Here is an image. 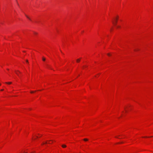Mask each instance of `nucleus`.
I'll use <instances>...</instances> for the list:
<instances>
[{
    "label": "nucleus",
    "instance_id": "nucleus-8",
    "mask_svg": "<svg viewBox=\"0 0 153 153\" xmlns=\"http://www.w3.org/2000/svg\"><path fill=\"white\" fill-rule=\"evenodd\" d=\"M15 72L16 73V74L18 75V76H19V75L18 74L17 72L16 71H15Z\"/></svg>",
    "mask_w": 153,
    "mask_h": 153
},
{
    "label": "nucleus",
    "instance_id": "nucleus-9",
    "mask_svg": "<svg viewBox=\"0 0 153 153\" xmlns=\"http://www.w3.org/2000/svg\"><path fill=\"white\" fill-rule=\"evenodd\" d=\"M107 55H108V56H110V54L109 53H108L107 54Z\"/></svg>",
    "mask_w": 153,
    "mask_h": 153
},
{
    "label": "nucleus",
    "instance_id": "nucleus-21",
    "mask_svg": "<svg viewBox=\"0 0 153 153\" xmlns=\"http://www.w3.org/2000/svg\"><path fill=\"white\" fill-rule=\"evenodd\" d=\"M25 153H27V152H25Z\"/></svg>",
    "mask_w": 153,
    "mask_h": 153
},
{
    "label": "nucleus",
    "instance_id": "nucleus-4",
    "mask_svg": "<svg viewBox=\"0 0 153 153\" xmlns=\"http://www.w3.org/2000/svg\"><path fill=\"white\" fill-rule=\"evenodd\" d=\"M83 140L85 141H87L88 140L87 138H85V139H84Z\"/></svg>",
    "mask_w": 153,
    "mask_h": 153
},
{
    "label": "nucleus",
    "instance_id": "nucleus-11",
    "mask_svg": "<svg viewBox=\"0 0 153 153\" xmlns=\"http://www.w3.org/2000/svg\"><path fill=\"white\" fill-rule=\"evenodd\" d=\"M138 50V49H137L135 50H134V51H137V50Z\"/></svg>",
    "mask_w": 153,
    "mask_h": 153
},
{
    "label": "nucleus",
    "instance_id": "nucleus-18",
    "mask_svg": "<svg viewBox=\"0 0 153 153\" xmlns=\"http://www.w3.org/2000/svg\"><path fill=\"white\" fill-rule=\"evenodd\" d=\"M47 65V66H48L49 67V66L48 65Z\"/></svg>",
    "mask_w": 153,
    "mask_h": 153
},
{
    "label": "nucleus",
    "instance_id": "nucleus-5",
    "mask_svg": "<svg viewBox=\"0 0 153 153\" xmlns=\"http://www.w3.org/2000/svg\"><path fill=\"white\" fill-rule=\"evenodd\" d=\"M42 60L43 61H45V58L44 57H42Z\"/></svg>",
    "mask_w": 153,
    "mask_h": 153
},
{
    "label": "nucleus",
    "instance_id": "nucleus-19",
    "mask_svg": "<svg viewBox=\"0 0 153 153\" xmlns=\"http://www.w3.org/2000/svg\"><path fill=\"white\" fill-rule=\"evenodd\" d=\"M35 153V152H31L30 153Z\"/></svg>",
    "mask_w": 153,
    "mask_h": 153
},
{
    "label": "nucleus",
    "instance_id": "nucleus-7",
    "mask_svg": "<svg viewBox=\"0 0 153 153\" xmlns=\"http://www.w3.org/2000/svg\"><path fill=\"white\" fill-rule=\"evenodd\" d=\"M26 16L27 17V18H28L29 19H30V18L28 17L26 15Z\"/></svg>",
    "mask_w": 153,
    "mask_h": 153
},
{
    "label": "nucleus",
    "instance_id": "nucleus-13",
    "mask_svg": "<svg viewBox=\"0 0 153 153\" xmlns=\"http://www.w3.org/2000/svg\"><path fill=\"white\" fill-rule=\"evenodd\" d=\"M4 90L3 89H2L1 90V91H3Z\"/></svg>",
    "mask_w": 153,
    "mask_h": 153
},
{
    "label": "nucleus",
    "instance_id": "nucleus-6",
    "mask_svg": "<svg viewBox=\"0 0 153 153\" xmlns=\"http://www.w3.org/2000/svg\"><path fill=\"white\" fill-rule=\"evenodd\" d=\"M6 83L8 84H10L12 83V82H6Z\"/></svg>",
    "mask_w": 153,
    "mask_h": 153
},
{
    "label": "nucleus",
    "instance_id": "nucleus-14",
    "mask_svg": "<svg viewBox=\"0 0 153 153\" xmlns=\"http://www.w3.org/2000/svg\"><path fill=\"white\" fill-rule=\"evenodd\" d=\"M31 93H33V91H32L31 92Z\"/></svg>",
    "mask_w": 153,
    "mask_h": 153
},
{
    "label": "nucleus",
    "instance_id": "nucleus-2",
    "mask_svg": "<svg viewBox=\"0 0 153 153\" xmlns=\"http://www.w3.org/2000/svg\"><path fill=\"white\" fill-rule=\"evenodd\" d=\"M62 146L63 148H65L66 147V146L65 145H63Z\"/></svg>",
    "mask_w": 153,
    "mask_h": 153
},
{
    "label": "nucleus",
    "instance_id": "nucleus-12",
    "mask_svg": "<svg viewBox=\"0 0 153 153\" xmlns=\"http://www.w3.org/2000/svg\"><path fill=\"white\" fill-rule=\"evenodd\" d=\"M17 71L19 72V73H21V72L19 71Z\"/></svg>",
    "mask_w": 153,
    "mask_h": 153
},
{
    "label": "nucleus",
    "instance_id": "nucleus-20",
    "mask_svg": "<svg viewBox=\"0 0 153 153\" xmlns=\"http://www.w3.org/2000/svg\"><path fill=\"white\" fill-rule=\"evenodd\" d=\"M1 85V84L0 83V85Z\"/></svg>",
    "mask_w": 153,
    "mask_h": 153
},
{
    "label": "nucleus",
    "instance_id": "nucleus-1",
    "mask_svg": "<svg viewBox=\"0 0 153 153\" xmlns=\"http://www.w3.org/2000/svg\"><path fill=\"white\" fill-rule=\"evenodd\" d=\"M117 19H118L117 18H116V19L115 22H113V24L115 25H116L117 24Z\"/></svg>",
    "mask_w": 153,
    "mask_h": 153
},
{
    "label": "nucleus",
    "instance_id": "nucleus-16",
    "mask_svg": "<svg viewBox=\"0 0 153 153\" xmlns=\"http://www.w3.org/2000/svg\"><path fill=\"white\" fill-rule=\"evenodd\" d=\"M117 27H119V26H117Z\"/></svg>",
    "mask_w": 153,
    "mask_h": 153
},
{
    "label": "nucleus",
    "instance_id": "nucleus-3",
    "mask_svg": "<svg viewBox=\"0 0 153 153\" xmlns=\"http://www.w3.org/2000/svg\"><path fill=\"white\" fill-rule=\"evenodd\" d=\"M76 62H79L80 61V59H76Z\"/></svg>",
    "mask_w": 153,
    "mask_h": 153
},
{
    "label": "nucleus",
    "instance_id": "nucleus-15",
    "mask_svg": "<svg viewBox=\"0 0 153 153\" xmlns=\"http://www.w3.org/2000/svg\"><path fill=\"white\" fill-rule=\"evenodd\" d=\"M47 141L45 143V144H47Z\"/></svg>",
    "mask_w": 153,
    "mask_h": 153
},
{
    "label": "nucleus",
    "instance_id": "nucleus-17",
    "mask_svg": "<svg viewBox=\"0 0 153 153\" xmlns=\"http://www.w3.org/2000/svg\"><path fill=\"white\" fill-rule=\"evenodd\" d=\"M125 110L126 111H126H126V108H125Z\"/></svg>",
    "mask_w": 153,
    "mask_h": 153
},
{
    "label": "nucleus",
    "instance_id": "nucleus-10",
    "mask_svg": "<svg viewBox=\"0 0 153 153\" xmlns=\"http://www.w3.org/2000/svg\"><path fill=\"white\" fill-rule=\"evenodd\" d=\"M26 61L28 63V60H27Z\"/></svg>",
    "mask_w": 153,
    "mask_h": 153
}]
</instances>
